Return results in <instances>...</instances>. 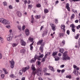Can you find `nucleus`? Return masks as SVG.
<instances>
[{"label":"nucleus","mask_w":80,"mask_h":80,"mask_svg":"<svg viewBox=\"0 0 80 80\" xmlns=\"http://www.w3.org/2000/svg\"><path fill=\"white\" fill-rule=\"evenodd\" d=\"M26 32V35L27 36H28L29 35V33H30V32H29V30L28 29H26L25 30Z\"/></svg>","instance_id":"13"},{"label":"nucleus","mask_w":80,"mask_h":80,"mask_svg":"<svg viewBox=\"0 0 80 80\" xmlns=\"http://www.w3.org/2000/svg\"><path fill=\"white\" fill-rule=\"evenodd\" d=\"M66 78L71 79V78H72V76L71 75H67L66 77Z\"/></svg>","instance_id":"20"},{"label":"nucleus","mask_w":80,"mask_h":80,"mask_svg":"<svg viewBox=\"0 0 80 80\" xmlns=\"http://www.w3.org/2000/svg\"><path fill=\"white\" fill-rule=\"evenodd\" d=\"M66 8L67 9L68 11L70 12V7H69V3H67L66 4Z\"/></svg>","instance_id":"9"},{"label":"nucleus","mask_w":80,"mask_h":80,"mask_svg":"<svg viewBox=\"0 0 80 80\" xmlns=\"http://www.w3.org/2000/svg\"><path fill=\"white\" fill-rule=\"evenodd\" d=\"M57 53H58V52H53L52 54L53 57H55V56H56V55H57Z\"/></svg>","instance_id":"17"},{"label":"nucleus","mask_w":80,"mask_h":80,"mask_svg":"<svg viewBox=\"0 0 80 80\" xmlns=\"http://www.w3.org/2000/svg\"><path fill=\"white\" fill-rule=\"evenodd\" d=\"M17 45V44L16 43H13L12 44V46L13 47H16Z\"/></svg>","instance_id":"32"},{"label":"nucleus","mask_w":80,"mask_h":80,"mask_svg":"<svg viewBox=\"0 0 80 80\" xmlns=\"http://www.w3.org/2000/svg\"><path fill=\"white\" fill-rule=\"evenodd\" d=\"M27 3V0L24 1V4H25V5H26Z\"/></svg>","instance_id":"60"},{"label":"nucleus","mask_w":80,"mask_h":80,"mask_svg":"<svg viewBox=\"0 0 80 80\" xmlns=\"http://www.w3.org/2000/svg\"><path fill=\"white\" fill-rule=\"evenodd\" d=\"M39 56V57L40 58H43V56H44V55H43V54H42L40 56Z\"/></svg>","instance_id":"41"},{"label":"nucleus","mask_w":80,"mask_h":80,"mask_svg":"<svg viewBox=\"0 0 80 80\" xmlns=\"http://www.w3.org/2000/svg\"><path fill=\"white\" fill-rule=\"evenodd\" d=\"M9 77H11V78H16V77L15 76V75H14V74H11L9 76Z\"/></svg>","instance_id":"21"},{"label":"nucleus","mask_w":80,"mask_h":80,"mask_svg":"<svg viewBox=\"0 0 80 80\" xmlns=\"http://www.w3.org/2000/svg\"><path fill=\"white\" fill-rule=\"evenodd\" d=\"M36 57V59H37L38 60H40V58L39 57V56H37V55H35V56H34Z\"/></svg>","instance_id":"22"},{"label":"nucleus","mask_w":80,"mask_h":80,"mask_svg":"<svg viewBox=\"0 0 80 80\" xmlns=\"http://www.w3.org/2000/svg\"><path fill=\"white\" fill-rule=\"evenodd\" d=\"M36 7L38 8H40L41 7V5L40 4H38L36 5Z\"/></svg>","instance_id":"36"},{"label":"nucleus","mask_w":80,"mask_h":80,"mask_svg":"<svg viewBox=\"0 0 80 80\" xmlns=\"http://www.w3.org/2000/svg\"><path fill=\"white\" fill-rule=\"evenodd\" d=\"M47 56H45L42 59V62H43V63L45 62V59L47 58Z\"/></svg>","instance_id":"19"},{"label":"nucleus","mask_w":80,"mask_h":80,"mask_svg":"<svg viewBox=\"0 0 80 80\" xmlns=\"http://www.w3.org/2000/svg\"><path fill=\"white\" fill-rule=\"evenodd\" d=\"M61 73H63L65 72V69H62V70H61Z\"/></svg>","instance_id":"56"},{"label":"nucleus","mask_w":80,"mask_h":80,"mask_svg":"<svg viewBox=\"0 0 80 80\" xmlns=\"http://www.w3.org/2000/svg\"><path fill=\"white\" fill-rule=\"evenodd\" d=\"M37 63H38V66L40 65V64H41V62H40L39 61H38Z\"/></svg>","instance_id":"44"},{"label":"nucleus","mask_w":80,"mask_h":80,"mask_svg":"<svg viewBox=\"0 0 80 80\" xmlns=\"http://www.w3.org/2000/svg\"><path fill=\"white\" fill-rule=\"evenodd\" d=\"M38 74L39 75H40V76H42V72H39Z\"/></svg>","instance_id":"35"},{"label":"nucleus","mask_w":80,"mask_h":80,"mask_svg":"<svg viewBox=\"0 0 80 80\" xmlns=\"http://www.w3.org/2000/svg\"><path fill=\"white\" fill-rule=\"evenodd\" d=\"M38 71L39 72H42V68H40L38 69Z\"/></svg>","instance_id":"47"},{"label":"nucleus","mask_w":80,"mask_h":80,"mask_svg":"<svg viewBox=\"0 0 80 80\" xmlns=\"http://www.w3.org/2000/svg\"><path fill=\"white\" fill-rule=\"evenodd\" d=\"M12 39V37H11V34H9V35L8 36V38H7V41H11Z\"/></svg>","instance_id":"8"},{"label":"nucleus","mask_w":80,"mask_h":80,"mask_svg":"<svg viewBox=\"0 0 80 80\" xmlns=\"http://www.w3.org/2000/svg\"><path fill=\"white\" fill-rule=\"evenodd\" d=\"M30 8H32V5H28V8L30 9Z\"/></svg>","instance_id":"34"},{"label":"nucleus","mask_w":80,"mask_h":80,"mask_svg":"<svg viewBox=\"0 0 80 80\" xmlns=\"http://www.w3.org/2000/svg\"><path fill=\"white\" fill-rule=\"evenodd\" d=\"M33 45V42H32L30 45V50H33V46H32V45Z\"/></svg>","instance_id":"18"},{"label":"nucleus","mask_w":80,"mask_h":80,"mask_svg":"<svg viewBox=\"0 0 80 80\" xmlns=\"http://www.w3.org/2000/svg\"><path fill=\"white\" fill-rule=\"evenodd\" d=\"M16 14L18 17H22V13L20 11H18L16 13Z\"/></svg>","instance_id":"14"},{"label":"nucleus","mask_w":80,"mask_h":80,"mask_svg":"<svg viewBox=\"0 0 80 80\" xmlns=\"http://www.w3.org/2000/svg\"><path fill=\"white\" fill-rule=\"evenodd\" d=\"M20 53H25V49H22L20 51Z\"/></svg>","instance_id":"23"},{"label":"nucleus","mask_w":80,"mask_h":80,"mask_svg":"<svg viewBox=\"0 0 80 80\" xmlns=\"http://www.w3.org/2000/svg\"><path fill=\"white\" fill-rule=\"evenodd\" d=\"M71 30L73 32H74L75 33V28H71Z\"/></svg>","instance_id":"45"},{"label":"nucleus","mask_w":80,"mask_h":80,"mask_svg":"<svg viewBox=\"0 0 80 80\" xmlns=\"http://www.w3.org/2000/svg\"><path fill=\"white\" fill-rule=\"evenodd\" d=\"M48 33V32L47 31H44L43 32V33L42 34V37H45V35H47Z\"/></svg>","instance_id":"12"},{"label":"nucleus","mask_w":80,"mask_h":80,"mask_svg":"<svg viewBox=\"0 0 80 80\" xmlns=\"http://www.w3.org/2000/svg\"><path fill=\"white\" fill-rule=\"evenodd\" d=\"M6 27H7V28H10V26L9 25H8V26H6Z\"/></svg>","instance_id":"58"},{"label":"nucleus","mask_w":80,"mask_h":80,"mask_svg":"<svg viewBox=\"0 0 80 80\" xmlns=\"http://www.w3.org/2000/svg\"><path fill=\"white\" fill-rule=\"evenodd\" d=\"M23 71H22V70H21L19 71V75H22L23 74Z\"/></svg>","instance_id":"26"},{"label":"nucleus","mask_w":80,"mask_h":80,"mask_svg":"<svg viewBox=\"0 0 80 80\" xmlns=\"http://www.w3.org/2000/svg\"><path fill=\"white\" fill-rule=\"evenodd\" d=\"M21 45L23 46H25L26 45V42H24L23 40H21Z\"/></svg>","instance_id":"10"},{"label":"nucleus","mask_w":80,"mask_h":80,"mask_svg":"<svg viewBox=\"0 0 80 80\" xmlns=\"http://www.w3.org/2000/svg\"><path fill=\"white\" fill-rule=\"evenodd\" d=\"M21 80H25V78L23 77L22 79Z\"/></svg>","instance_id":"64"},{"label":"nucleus","mask_w":80,"mask_h":80,"mask_svg":"<svg viewBox=\"0 0 80 80\" xmlns=\"http://www.w3.org/2000/svg\"><path fill=\"white\" fill-rule=\"evenodd\" d=\"M75 23H78V20L77 19L76 21H75Z\"/></svg>","instance_id":"61"},{"label":"nucleus","mask_w":80,"mask_h":80,"mask_svg":"<svg viewBox=\"0 0 80 80\" xmlns=\"http://www.w3.org/2000/svg\"><path fill=\"white\" fill-rule=\"evenodd\" d=\"M1 77L2 78H4V77H5V74H1Z\"/></svg>","instance_id":"42"},{"label":"nucleus","mask_w":80,"mask_h":80,"mask_svg":"<svg viewBox=\"0 0 80 80\" xmlns=\"http://www.w3.org/2000/svg\"><path fill=\"white\" fill-rule=\"evenodd\" d=\"M79 28H80V25H78V26L77 27V28L78 29H79Z\"/></svg>","instance_id":"54"},{"label":"nucleus","mask_w":80,"mask_h":80,"mask_svg":"<svg viewBox=\"0 0 80 80\" xmlns=\"http://www.w3.org/2000/svg\"><path fill=\"white\" fill-rule=\"evenodd\" d=\"M57 71L58 73H60V72H61V70L59 69H57Z\"/></svg>","instance_id":"57"},{"label":"nucleus","mask_w":80,"mask_h":80,"mask_svg":"<svg viewBox=\"0 0 80 80\" xmlns=\"http://www.w3.org/2000/svg\"><path fill=\"white\" fill-rule=\"evenodd\" d=\"M60 37H62L63 36V33H61L59 34Z\"/></svg>","instance_id":"46"},{"label":"nucleus","mask_w":80,"mask_h":80,"mask_svg":"<svg viewBox=\"0 0 80 80\" xmlns=\"http://www.w3.org/2000/svg\"><path fill=\"white\" fill-rule=\"evenodd\" d=\"M75 18V14H72L71 16V19H73Z\"/></svg>","instance_id":"31"},{"label":"nucleus","mask_w":80,"mask_h":80,"mask_svg":"<svg viewBox=\"0 0 80 80\" xmlns=\"http://www.w3.org/2000/svg\"><path fill=\"white\" fill-rule=\"evenodd\" d=\"M53 67L50 66H49V69H50V70H52V68Z\"/></svg>","instance_id":"59"},{"label":"nucleus","mask_w":80,"mask_h":80,"mask_svg":"<svg viewBox=\"0 0 80 80\" xmlns=\"http://www.w3.org/2000/svg\"><path fill=\"white\" fill-rule=\"evenodd\" d=\"M29 66L28 65L27 66V67L22 68V70L24 72H25L27 71V70H28V69H29Z\"/></svg>","instance_id":"6"},{"label":"nucleus","mask_w":80,"mask_h":80,"mask_svg":"<svg viewBox=\"0 0 80 80\" xmlns=\"http://www.w3.org/2000/svg\"><path fill=\"white\" fill-rule=\"evenodd\" d=\"M60 51L61 53H63V52H64V50L63 49H60Z\"/></svg>","instance_id":"37"},{"label":"nucleus","mask_w":80,"mask_h":80,"mask_svg":"<svg viewBox=\"0 0 80 80\" xmlns=\"http://www.w3.org/2000/svg\"><path fill=\"white\" fill-rule=\"evenodd\" d=\"M3 3L4 6H7V2H3Z\"/></svg>","instance_id":"43"},{"label":"nucleus","mask_w":80,"mask_h":80,"mask_svg":"<svg viewBox=\"0 0 80 80\" xmlns=\"http://www.w3.org/2000/svg\"><path fill=\"white\" fill-rule=\"evenodd\" d=\"M18 28L19 30H20V31H22V27L21 26H18Z\"/></svg>","instance_id":"33"},{"label":"nucleus","mask_w":80,"mask_h":80,"mask_svg":"<svg viewBox=\"0 0 80 80\" xmlns=\"http://www.w3.org/2000/svg\"><path fill=\"white\" fill-rule=\"evenodd\" d=\"M67 33L68 35H69L70 34V31H69V30H68L67 31Z\"/></svg>","instance_id":"48"},{"label":"nucleus","mask_w":80,"mask_h":80,"mask_svg":"<svg viewBox=\"0 0 80 80\" xmlns=\"http://www.w3.org/2000/svg\"><path fill=\"white\" fill-rule=\"evenodd\" d=\"M43 72H44V73L47 72V68H45L43 69Z\"/></svg>","instance_id":"40"},{"label":"nucleus","mask_w":80,"mask_h":80,"mask_svg":"<svg viewBox=\"0 0 80 80\" xmlns=\"http://www.w3.org/2000/svg\"><path fill=\"white\" fill-rule=\"evenodd\" d=\"M73 2H80V0H72Z\"/></svg>","instance_id":"53"},{"label":"nucleus","mask_w":80,"mask_h":80,"mask_svg":"<svg viewBox=\"0 0 80 80\" xmlns=\"http://www.w3.org/2000/svg\"><path fill=\"white\" fill-rule=\"evenodd\" d=\"M25 26H23L22 27V30H25Z\"/></svg>","instance_id":"51"},{"label":"nucleus","mask_w":80,"mask_h":80,"mask_svg":"<svg viewBox=\"0 0 80 80\" xmlns=\"http://www.w3.org/2000/svg\"><path fill=\"white\" fill-rule=\"evenodd\" d=\"M61 27H62V30H64L65 28V25H61Z\"/></svg>","instance_id":"30"},{"label":"nucleus","mask_w":80,"mask_h":80,"mask_svg":"<svg viewBox=\"0 0 80 80\" xmlns=\"http://www.w3.org/2000/svg\"><path fill=\"white\" fill-rule=\"evenodd\" d=\"M79 37H80V34L78 33L77 34L76 36L75 37V38L76 39H78V38H79Z\"/></svg>","instance_id":"27"},{"label":"nucleus","mask_w":80,"mask_h":80,"mask_svg":"<svg viewBox=\"0 0 80 80\" xmlns=\"http://www.w3.org/2000/svg\"><path fill=\"white\" fill-rule=\"evenodd\" d=\"M51 70H52V72H54L55 71V70H54V68H53V67L52 68H51Z\"/></svg>","instance_id":"62"},{"label":"nucleus","mask_w":80,"mask_h":80,"mask_svg":"<svg viewBox=\"0 0 80 80\" xmlns=\"http://www.w3.org/2000/svg\"><path fill=\"white\" fill-rule=\"evenodd\" d=\"M31 69L32 70V75H35V74L37 73H38V71L37 70H36V69H35V65L33 64L31 66Z\"/></svg>","instance_id":"3"},{"label":"nucleus","mask_w":80,"mask_h":80,"mask_svg":"<svg viewBox=\"0 0 80 80\" xmlns=\"http://www.w3.org/2000/svg\"><path fill=\"white\" fill-rule=\"evenodd\" d=\"M0 40H1V41H2V42L3 43V42L2 41H3V38H0Z\"/></svg>","instance_id":"52"},{"label":"nucleus","mask_w":80,"mask_h":80,"mask_svg":"<svg viewBox=\"0 0 80 80\" xmlns=\"http://www.w3.org/2000/svg\"><path fill=\"white\" fill-rule=\"evenodd\" d=\"M73 67L75 69V68H77V67L76 65H73Z\"/></svg>","instance_id":"55"},{"label":"nucleus","mask_w":80,"mask_h":80,"mask_svg":"<svg viewBox=\"0 0 80 80\" xmlns=\"http://www.w3.org/2000/svg\"><path fill=\"white\" fill-rule=\"evenodd\" d=\"M70 27H72V28H75V25L74 24H71L70 25Z\"/></svg>","instance_id":"29"},{"label":"nucleus","mask_w":80,"mask_h":80,"mask_svg":"<svg viewBox=\"0 0 80 80\" xmlns=\"http://www.w3.org/2000/svg\"><path fill=\"white\" fill-rule=\"evenodd\" d=\"M9 8H10V9H12V5H10L8 7Z\"/></svg>","instance_id":"49"},{"label":"nucleus","mask_w":80,"mask_h":80,"mask_svg":"<svg viewBox=\"0 0 80 80\" xmlns=\"http://www.w3.org/2000/svg\"><path fill=\"white\" fill-rule=\"evenodd\" d=\"M68 53L67 51H65L63 53L62 58V60H63V61L70 60V57L68 56L67 55Z\"/></svg>","instance_id":"1"},{"label":"nucleus","mask_w":80,"mask_h":80,"mask_svg":"<svg viewBox=\"0 0 80 80\" xmlns=\"http://www.w3.org/2000/svg\"><path fill=\"white\" fill-rule=\"evenodd\" d=\"M73 73H74V75H75L76 76H78V73H79V72L78 71L74 69L73 72Z\"/></svg>","instance_id":"7"},{"label":"nucleus","mask_w":80,"mask_h":80,"mask_svg":"<svg viewBox=\"0 0 80 80\" xmlns=\"http://www.w3.org/2000/svg\"><path fill=\"white\" fill-rule=\"evenodd\" d=\"M36 57H34V58L32 59L31 61H30V62L32 63H33L34 62H35L36 61Z\"/></svg>","instance_id":"11"},{"label":"nucleus","mask_w":80,"mask_h":80,"mask_svg":"<svg viewBox=\"0 0 80 80\" xmlns=\"http://www.w3.org/2000/svg\"><path fill=\"white\" fill-rule=\"evenodd\" d=\"M62 43L63 45H65V40H63L62 42Z\"/></svg>","instance_id":"50"},{"label":"nucleus","mask_w":80,"mask_h":80,"mask_svg":"<svg viewBox=\"0 0 80 80\" xmlns=\"http://www.w3.org/2000/svg\"><path fill=\"white\" fill-rule=\"evenodd\" d=\"M55 61H58L60 60V58L58 56H56L55 58Z\"/></svg>","instance_id":"24"},{"label":"nucleus","mask_w":80,"mask_h":80,"mask_svg":"<svg viewBox=\"0 0 80 80\" xmlns=\"http://www.w3.org/2000/svg\"><path fill=\"white\" fill-rule=\"evenodd\" d=\"M52 28L53 31H55V26L54 24H52Z\"/></svg>","instance_id":"15"},{"label":"nucleus","mask_w":80,"mask_h":80,"mask_svg":"<svg viewBox=\"0 0 80 80\" xmlns=\"http://www.w3.org/2000/svg\"><path fill=\"white\" fill-rule=\"evenodd\" d=\"M0 22L4 25H9L10 24V22L8 21L3 18H0Z\"/></svg>","instance_id":"4"},{"label":"nucleus","mask_w":80,"mask_h":80,"mask_svg":"<svg viewBox=\"0 0 80 80\" xmlns=\"http://www.w3.org/2000/svg\"><path fill=\"white\" fill-rule=\"evenodd\" d=\"M43 40H40L37 43V45H40L41 46L40 47L39 49L41 52H43V48L44 45L42 43H43Z\"/></svg>","instance_id":"2"},{"label":"nucleus","mask_w":80,"mask_h":80,"mask_svg":"<svg viewBox=\"0 0 80 80\" xmlns=\"http://www.w3.org/2000/svg\"><path fill=\"white\" fill-rule=\"evenodd\" d=\"M10 63H11L10 67L12 68H13L14 66H15V62L13 61V59H12V61L10 62Z\"/></svg>","instance_id":"5"},{"label":"nucleus","mask_w":80,"mask_h":80,"mask_svg":"<svg viewBox=\"0 0 80 80\" xmlns=\"http://www.w3.org/2000/svg\"><path fill=\"white\" fill-rule=\"evenodd\" d=\"M44 13H47L48 12V10L47 9H44Z\"/></svg>","instance_id":"28"},{"label":"nucleus","mask_w":80,"mask_h":80,"mask_svg":"<svg viewBox=\"0 0 80 80\" xmlns=\"http://www.w3.org/2000/svg\"><path fill=\"white\" fill-rule=\"evenodd\" d=\"M35 17L37 19H39V18H41V16L40 15H36L35 16Z\"/></svg>","instance_id":"25"},{"label":"nucleus","mask_w":80,"mask_h":80,"mask_svg":"<svg viewBox=\"0 0 80 80\" xmlns=\"http://www.w3.org/2000/svg\"><path fill=\"white\" fill-rule=\"evenodd\" d=\"M51 54V53H50V52H47L46 54H45V56H46V57H47V55H50Z\"/></svg>","instance_id":"39"},{"label":"nucleus","mask_w":80,"mask_h":80,"mask_svg":"<svg viewBox=\"0 0 80 80\" xmlns=\"http://www.w3.org/2000/svg\"><path fill=\"white\" fill-rule=\"evenodd\" d=\"M64 66H65V65H62L61 66V68H63V67H64Z\"/></svg>","instance_id":"63"},{"label":"nucleus","mask_w":80,"mask_h":80,"mask_svg":"<svg viewBox=\"0 0 80 80\" xmlns=\"http://www.w3.org/2000/svg\"><path fill=\"white\" fill-rule=\"evenodd\" d=\"M54 21H55V23H58V19H56Z\"/></svg>","instance_id":"38"},{"label":"nucleus","mask_w":80,"mask_h":80,"mask_svg":"<svg viewBox=\"0 0 80 80\" xmlns=\"http://www.w3.org/2000/svg\"><path fill=\"white\" fill-rule=\"evenodd\" d=\"M33 40L34 39L33 38H31V37H30L29 38H28V40L29 41H30V42H33V43H34V42H33Z\"/></svg>","instance_id":"16"}]
</instances>
